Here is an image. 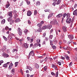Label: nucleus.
I'll list each match as a JSON object with an SVG mask.
<instances>
[{"label":"nucleus","instance_id":"nucleus-9","mask_svg":"<svg viewBox=\"0 0 77 77\" xmlns=\"http://www.w3.org/2000/svg\"><path fill=\"white\" fill-rule=\"evenodd\" d=\"M32 12L30 11H27V16H30L31 15H32Z\"/></svg>","mask_w":77,"mask_h":77},{"label":"nucleus","instance_id":"nucleus-43","mask_svg":"<svg viewBox=\"0 0 77 77\" xmlns=\"http://www.w3.org/2000/svg\"><path fill=\"white\" fill-rule=\"evenodd\" d=\"M13 53H14V52H15V51H18V50L16 49V48L14 49H13Z\"/></svg>","mask_w":77,"mask_h":77},{"label":"nucleus","instance_id":"nucleus-51","mask_svg":"<svg viewBox=\"0 0 77 77\" xmlns=\"http://www.w3.org/2000/svg\"><path fill=\"white\" fill-rule=\"evenodd\" d=\"M26 3L29 5H30V2L27 1H26Z\"/></svg>","mask_w":77,"mask_h":77},{"label":"nucleus","instance_id":"nucleus-23","mask_svg":"<svg viewBox=\"0 0 77 77\" xmlns=\"http://www.w3.org/2000/svg\"><path fill=\"white\" fill-rule=\"evenodd\" d=\"M40 2L39 1H38L37 2H36V6H39L40 5Z\"/></svg>","mask_w":77,"mask_h":77},{"label":"nucleus","instance_id":"nucleus-42","mask_svg":"<svg viewBox=\"0 0 77 77\" xmlns=\"http://www.w3.org/2000/svg\"><path fill=\"white\" fill-rule=\"evenodd\" d=\"M45 35H46V33L44 32L43 35L42 37L44 38L45 36Z\"/></svg>","mask_w":77,"mask_h":77},{"label":"nucleus","instance_id":"nucleus-7","mask_svg":"<svg viewBox=\"0 0 77 77\" xmlns=\"http://www.w3.org/2000/svg\"><path fill=\"white\" fill-rule=\"evenodd\" d=\"M53 14H54V13H51V14H50L48 17V19H50V18H51L52 17H53Z\"/></svg>","mask_w":77,"mask_h":77},{"label":"nucleus","instance_id":"nucleus-34","mask_svg":"<svg viewBox=\"0 0 77 77\" xmlns=\"http://www.w3.org/2000/svg\"><path fill=\"white\" fill-rule=\"evenodd\" d=\"M53 38V35H51L49 36V39H52Z\"/></svg>","mask_w":77,"mask_h":77},{"label":"nucleus","instance_id":"nucleus-32","mask_svg":"<svg viewBox=\"0 0 77 77\" xmlns=\"http://www.w3.org/2000/svg\"><path fill=\"white\" fill-rule=\"evenodd\" d=\"M15 67L17 66L18 65V62H16L15 63Z\"/></svg>","mask_w":77,"mask_h":77},{"label":"nucleus","instance_id":"nucleus-64","mask_svg":"<svg viewBox=\"0 0 77 77\" xmlns=\"http://www.w3.org/2000/svg\"><path fill=\"white\" fill-rule=\"evenodd\" d=\"M57 59V57H54V59Z\"/></svg>","mask_w":77,"mask_h":77},{"label":"nucleus","instance_id":"nucleus-11","mask_svg":"<svg viewBox=\"0 0 77 77\" xmlns=\"http://www.w3.org/2000/svg\"><path fill=\"white\" fill-rule=\"evenodd\" d=\"M63 16V14H59L57 15L56 17L57 18H60Z\"/></svg>","mask_w":77,"mask_h":77},{"label":"nucleus","instance_id":"nucleus-63","mask_svg":"<svg viewBox=\"0 0 77 77\" xmlns=\"http://www.w3.org/2000/svg\"><path fill=\"white\" fill-rule=\"evenodd\" d=\"M52 68H54V66H55V65H54L53 64H52Z\"/></svg>","mask_w":77,"mask_h":77},{"label":"nucleus","instance_id":"nucleus-54","mask_svg":"<svg viewBox=\"0 0 77 77\" xmlns=\"http://www.w3.org/2000/svg\"><path fill=\"white\" fill-rule=\"evenodd\" d=\"M30 40H31L30 42L32 43V42H33V38L31 39Z\"/></svg>","mask_w":77,"mask_h":77},{"label":"nucleus","instance_id":"nucleus-35","mask_svg":"<svg viewBox=\"0 0 77 77\" xmlns=\"http://www.w3.org/2000/svg\"><path fill=\"white\" fill-rule=\"evenodd\" d=\"M4 56H5V57L7 58V57H8L9 55L8 54H5Z\"/></svg>","mask_w":77,"mask_h":77},{"label":"nucleus","instance_id":"nucleus-31","mask_svg":"<svg viewBox=\"0 0 77 77\" xmlns=\"http://www.w3.org/2000/svg\"><path fill=\"white\" fill-rule=\"evenodd\" d=\"M62 48L64 50H67V46H65V47H63Z\"/></svg>","mask_w":77,"mask_h":77},{"label":"nucleus","instance_id":"nucleus-62","mask_svg":"<svg viewBox=\"0 0 77 77\" xmlns=\"http://www.w3.org/2000/svg\"><path fill=\"white\" fill-rule=\"evenodd\" d=\"M30 76V75L29 74H26V77H29Z\"/></svg>","mask_w":77,"mask_h":77},{"label":"nucleus","instance_id":"nucleus-48","mask_svg":"<svg viewBox=\"0 0 77 77\" xmlns=\"http://www.w3.org/2000/svg\"><path fill=\"white\" fill-rule=\"evenodd\" d=\"M9 29V27L8 26H6L5 28V29L6 30H8Z\"/></svg>","mask_w":77,"mask_h":77},{"label":"nucleus","instance_id":"nucleus-2","mask_svg":"<svg viewBox=\"0 0 77 77\" xmlns=\"http://www.w3.org/2000/svg\"><path fill=\"white\" fill-rule=\"evenodd\" d=\"M31 55L32 56H35V54H34V51H32L30 52L29 54V55L28 57H30V56Z\"/></svg>","mask_w":77,"mask_h":77},{"label":"nucleus","instance_id":"nucleus-1","mask_svg":"<svg viewBox=\"0 0 77 77\" xmlns=\"http://www.w3.org/2000/svg\"><path fill=\"white\" fill-rule=\"evenodd\" d=\"M18 33L20 36H21L22 35V31L20 28H18Z\"/></svg>","mask_w":77,"mask_h":77},{"label":"nucleus","instance_id":"nucleus-29","mask_svg":"<svg viewBox=\"0 0 77 77\" xmlns=\"http://www.w3.org/2000/svg\"><path fill=\"white\" fill-rule=\"evenodd\" d=\"M3 66L5 68H6L8 67V65H7V64L6 63L5 64L3 65Z\"/></svg>","mask_w":77,"mask_h":77},{"label":"nucleus","instance_id":"nucleus-33","mask_svg":"<svg viewBox=\"0 0 77 77\" xmlns=\"http://www.w3.org/2000/svg\"><path fill=\"white\" fill-rule=\"evenodd\" d=\"M44 71H47V66H45L44 67Z\"/></svg>","mask_w":77,"mask_h":77},{"label":"nucleus","instance_id":"nucleus-53","mask_svg":"<svg viewBox=\"0 0 77 77\" xmlns=\"http://www.w3.org/2000/svg\"><path fill=\"white\" fill-rule=\"evenodd\" d=\"M49 9H46L45 10V12H48V10Z\"/></svg>","mask_w":77,"mask_h":77},{"label":"nucleus","instance_id":"nucleus-36","mask_svg":"<svg viewBox=\"0 0 77 77\" xmlns=\"http://www.w3.org/2000/svg\"><path fill=\"white\" fill-rule=\"evenodd\" d=\"M14 20H12L10 22V24H13V23H14Z\"/></svg>","mask_w":77,"mask_h":77},{"label":"nucleus","instance_id":"nucleus-46","mask_svg":"<svg viewBox=\"0 0 77 77\" xmlns=\"http://www.w3.org/2000/svg\"><path fill=\"white\" fill-rule=\"evenodd\" d=\"M72 65V62H71L69 64V67H70V66H71Z\"/></svg>","mask_w":77,"mask_h":77},{"label":"nucleus","instance_id":"nucleus-4","mask_svg":"<svg viewBox=\"0 0 77 77\" xmlns=\"http://www.w3.org/2000/svg\"><path fill=\"white\" fill-rule=\"evenodd\" d=\"M68 37L70 39V40H72L73 38H74V36L72 35H68Z\"/></svg>","mask_w":77,"mask_h":77},{"label":"nucleus","instance_id":"nucleus-55","mask_svg":"<svg viewBox=\"0 0 77 77\" xmlns=\"http://www.w3.org/2000/svg\"><path fill=\"white\" fill-rule=\"evenodd\" d=\"M53 32V29H52L51 30L50 33H51Z\"/></svg>","mask_w":77,"mask_h":77},{"label":"nucleus","instance_id":"nucleus-18","mask_svg":"<svg viewBox=\"0 0 77 77\" xmlns=\"http://www.w3.org/2000/svg\"><path fill=\"white\" fill-rule=\"evenodd\" d=\"M52 27V25H48L47 26V27L48 29H50Z\"/></svg>","mask_w":77,"mask_h":77},{"label":"nucleus","instance_id":"nucleus-44","mask_svg":"<svg viewBox=\"0 0 77 77\" xmlns=\"http://www.w3.org/2000/svg\"><path fill=\"white\" fill-rule=\"evenodd\" d=\"M37 43H40L41 42V40L39 39H38L37 40Z\"/></svg>","mask_w":77,"mask_h":77},{"label":"nucleus","instance_id":"nucleus-16","mask_svg":"<svg viewBox=\"0 0 77 77\" xmlns=\"http://www.w3.org/2000/svg\"><path fill=\"white\" fill-rule=\"evenodd\" d=\"M20 19L18 18L16 20H15V23H19L20 21Z\"/></svg>","mask_w":77,"mask_h":77},{"label":"nucleus","instance_id":"nucleus-6","mask_svg":"<svg viewBox=\"0 0 77 77\" xmlns=\"http://www.w3.org/2000/svg\"><path fill=\"white\" fill-rule=\"evenodd\" d=\"M26 69H29V70H30V71H32V67H31L30 66H26Z\"/></svg>","mask_w":77,"mask_h":77},{"label":"nucleus","instance_id":"nucleus-56","mask_svg":"<svg viewBox=\"0 0 77 77\" xmlns=\"http://www.w3.org/2000/svg\"><path fill=\"white\" fill-rule=\"evenodd\" d=\"M77 6V4H75L74 5V8H76Z\"/></svg>","mask_w":77,"mask_h":77},{"label":"nucleus","instance_id":"nucleus-50","mask_svg":"<svg viewBox=\"0 0 77 77\" xmlns=\"http://www.w3.org/2000/svg\"><path fill=\"white\" fill-rule=\"evenodd\" d=\"M61 44H62V41L60 40L59 42V45H61Z\"/></svg>","mask_w":77,"mask_h":77},{"label":"nucleus","instance_id":"nucleus-58","mask_svg":"<svg viewBox=\"0 0 77 77\" xmlns=\"http://www.w3.org/2000/svg\"><path fill=\"white\" fill-rule=\"evenodd\" d=\"M58 63L59 65H61V63L60 62H58Z\"/></svg>","mask_w":77,"mask_h":77},{"label":"nucleus","instance_id":"nucleus-14","mask_svg":"<svg viewBox=\"0 0 77 77\" xmlns=\"http://www.w3.org/2000/svg\"><path fill=\"white\" fill-rule=\"evenodd\" d=\"M23 45L24 46V47H25V48H27L29 47V45H27V44L24 43L23 44Z\"/></svg>","mask_w":77,"mask_h":77},{"label":"nucleus","instance_id":"nucleus-60","mask_svg":"<svg viewBox=\"0 0 77 77\" xmlns=\"http://www.w3.org/2000/svg\"><path fill=\"white\" fill-rule=\"evenodd\" d=\"M61 59H63V60H64V59H65V58L63 57H61Z\"/></svg>","mask_w":77,"mask_h":77},{"label":"nucleus","instance_id":"nucleus-57","mask_svg":"<svg viewBox=\"0 0 77 77\" xmlns=\"http://www.w3.org/2000/svg\"><path fill=\"white\" fill-rule=\"evenodd\" d=\"M28 24H31V22L30 21V20H28Z\"/></svg>","mask_w":77,"mask_h":77},{"label":"nucleus","instance_id":"nucleus-59","mask_svg":"<svg viewBox=\"0 0 77 77\" xmlns=\"http://www.w3.org/2000/svg\"><path fill=\"white\" fill-rule=\"evenodd\" d=\"M45 40L46 41H47L48 40V38L47 37L46 38H45Z\"/></svg>","mask_w":77,"mask_h":77},{"label":"nucleus","instance_id":"nucleus-27","mask_svg":"<svg viewBox=\"0 0 77 77\" xmlns=\"http://www.w3.org/2000/svg\"><path fill=\"white\" fill-rule=\"evenodd\" d=\"M60 1H61V0H58L56 3V5H59L60 3Z\"/></svg>","mask_w":77,"mask_h":77},{"label":"nucleus","instance_id":"nucleus-25","mask_svg":"<svg viewBox=\"0 0 77 77\" xmlns=\"http://www.w3.org/2000/svg\"><path fill=\"white\" fill-rule=\"evenodd\" d=\"M5 23V19H3L1 21V24H3Z\"/></svg>","mask_w":77,"mask_h":77},{"label":"nucleus","instance_id":"nucleus-22","mask_svg":"<svg viewBox=\"0 0 77 77\" xmlns=\"http://www.w3.org/2000/svg\"><path fill=\"white\" fill-rule=\"evenodd\" d=\"M12 20V19L11 17H8L7 18V20L9 22H10Z\"/></svg>","mask_w":77,"mask_h":77},{"label":"nucleus","instance_id":"nucleus-5","mask_svg":"<svg viewBox=\"0 0 77 77\" xmlns=\"http://www.w3.org/2000/svg\"><path fill=\"white\" fill-rule=\"evenodd\" d=\"M13 64L12 63H11L9 65V66L8 67L9 70H11L12 68V67L13 66Z\"/></svg>","mask_w":77,"mask_h":77},{"label":"nucleus","instance_id":"nucleus-10","mask_svg":"<svg viewBox=\"0 0 77 77\" xmlns=\"http://www.w3.org/2000/svg\"><path fill=\"white\" fill-rule=\"evenodd\" d=\"M73 15H75V16H77V9L74 11L73 13Z\"/></svg>","mask_w":77,"mask_h":77},{"label":"nucleus","instance_id":"nucleus-15","mask_svg":"<svg viewBox=\"0 0 77 77\" xmlns=\"http://www.w3.org/2000/svg\"><path fill=\"white\" fill-rule=\"evenodd\" d=\"M35 68H36V69H38V68H39V66L37 63L35 64Z\"/></svg>","mask_w":77,"mask_h":77},{"label":"nucleus","instance_id":"nucleus-17","mask_svg":"<svg viewBox=\"0 0 77 77\" xmlns=\"http://www.w3.org/2000/svg\"><path fill=\"white\" fill-rule=\"evenodd\" d=\"M10 6V4L9 2H8L7 4L6 5V8H8V7Z\"/></svg>","mask_w":77,"mask_h":77},{"label":"nucleus","instance_id":"nucleus-45","mask_svg":"<svg viewBox=\"0 0 77 77\" xmlns=\"http://www.w3.org/2000/svg\"><path fill=\"white\" fill-rule=\"evenodd\" d=\"M66 13H64L63 14V18H65V17H66Z\"/></svg>","mask_w":77,"mask_h":77},{"label":"nucleus","instance_id":"nucleus-20","mask_svg":"<svg viewBox=\"0 0 77 77\" xmlns=\"http://www.w3.org/2000/svg\"><path fill=\"white\" fill-rule=\"evenodd\" d=\"M42 24L41 23H39L37 24V26H38V27H39V28H41L42 27Z\"/></svg>","mask_w":77,"mask_h":77},{"label":"nucleus","instance_id":"nucleus-13","mask_svg":"<svg viewBox=\"0 0 77 77\" xmlns=\"http://www.w3.org/2000/svg\"><path fill=\"white\" fill-rule=\"evenodd\" d=\"M11 73L13 75L15 74V69L14 68H13L11 69Z\"/></svg>","mask_w":77,"mask_h":77},{"label":"nucleus","instance_id":"nucleus-39","mask_svg":"<svg viewBox=\"0 0 77 77\" xmlns=\"http://www.w3.org/2000/svg\"><path fill=\"white\" fill-rule=\"evenodd\" d=\"M37 14V11L35 10L34 11V15H36Z\"/></svg>","mask_w":77,"mask_h":77},{"label":"nucleus","instance_id":"nucleus-26","mask_svg":"<svg viewBox=\"0 0 77 77\" xmlns=\"http://www.w3.org/2000/svg\"><path fill=\"white\" fill-rule=\"evenodd\" d=\"M25 35H27V32H28V30L27 29H25L24 31Z\"/></svg>","mask_w":77,"mask_h":77},{"label":"nucleus","instance_id":"nucleus-47","mask_svg":"<svg viewBox=\"0 0 77 77\" xmlns=\"http://www.w3.org/2000/svg\"><path fill=\"white\" fill-rule=\"evenodd\" d=\"M6 45H4L3 46V49H4V50H6Z\"/></svg>","mask_w":77,"mask_h":77},{"label":"nucleus","instance_id":"nucleus-8","mask_svg":"<svg viewBox=\"0 0 77 77\" xmlns=\"http://www.w3.org/2000/svg\"><path fill=\"white\" fill-rule=\"evenodd\" d=\"M62 29L64 32H67V30H66V27L63 26L62 27Z\"/></svg>","mask_w":77,"mask_h":77},{"label":"nucleus","instance_id":"nucleus-24","mask_svg":"<svg viewBox=\"0 0 77 77\" xmlns=\"http://www.w3.org/2000/svg\"><path fill=\"white\" fill-rule=\"evenodd\" d=\"M37 32H42V29H41V28H39L37 30Z\"/></svg>","mask_w":77,"mask_h":77},{"label":"nucleus","instance_id":"nucleus-12","mask_svg":"<svg viewBox=\"0 0 77 77\" xmlns=\"http://www.w3.org/2000/svg\"><path fill=\"white\" fill-rule=\"evenodd\" d=\"M71 14L69 13H67V14H66V18H70Z\"/></svg>","mask_w":77,"mask_h":77},{"label":"nucleus","instance_id":"nucleus-30","mask_svg":"<svg viewBox=\"0 0 77 77\" xmlns=\"http://www.w3.org/2000/svg\"><path fill=\"white\" fill-rule=\"evenodd\" d=\"M64 56L65 57L67 60H69V57H68V56L67 55H65Z\"/></svg>","mask_w":77,"mask_h":77},{"label":"nucleus","instance_id":"nucleus-38","mask_svg":"<svg viewBox=\"0 0 77 77\" xmlns=\"http://www.w3.org/2000/svg\"><path fill=\"white\" fill-rule=\"evenodd\" d=\"M27 41H30V40H31V38H30L29 37H27Z\"/></svg>","mask_w":77,"mask_h":77},{"label":"nucleus","instance_id":"nucleus-21","mask_svg":"<svg viewBox=\"0 0 77 77\" xmlns=\"http://www.w3.org/2000/svg\"><path fill=\"white\" fill-rule=\"evenodd\" d=\"M12 12H10L9 13L8 15L9 17H11V18L12 17Z\"/></svg>","mask_w":77,"mask_h":77},{"label":"nucleus","instance_id":"nucleus-28","mask_svg":"<svg viewBox=\"0 0 77 77\" xmlns=\"http://www.w3.org/2000/svg\"><path fill=\"white\" fill-rule=\"evenodd\" d=\"M34 45V48H35L37 47H38V45L37 43H35V45Z\"/></svg>","mask_w":77,"mask_h":77},{"label":"nucleus","instance_id":"nucleus-41","mask_svg":"<svg viewBox=\"0 0 77 77\" xmlns=\"http://www.w3.org/2000/svg\"><path fill=\"white\" fill-rule=\"evenodd\" d=\"M52 48H53L54 50L56 49V47L55 45H53L52 46Z\"/></svg>","mask_w":77,"mask_h":77},{"label":"nucleus","instance_id":"nucleus-61","mask_svg":"<svg viewBox=\"0 0 77 77\" xmlns=\"http://www.w3.org/2000/svg\"><path fill=\"white\" fill-rule=\"evenodd\" d=\"M19 41H20V42L21 41H23V38H22L20 40H19Z\"/></svg>","mask_w":77,"mask_h":77},{"label":"nucleus","instance_id":"nucleus-37","mask_svg":"<svg viewBox=\"0 0 77 77\" xmlns=\"http://www.w3.org/2000/svg\"><path fill=\"white\" fill-rule=\"evenodd\" d=\"M3 38L5 40V41H7V38H6V37L5 36H3Z\"/></svg>","mask_w":77,"mask_h":77},{"label":"nucleus","instance_id":"nucleus-40","mask_svg":"<svg viewBox=\"0 0 77 77\" xmlns=\"http://www.w3.org/2000/svg\"><path fill=\"white\" fill-rule=\"evenodd\" d=\"M58 71H57V72H56V76L55 77H58Z\"/></svg>","mask_w":77,"mask_h":77},{"label":"nucleus","instance_id":"nucleus-3","mask_svg":"<svg viewBox=\"0 0 77 77\" xmlns=\"http://www.w3.org/2000/svg\"><path fill=\"white\" fill-rule=\"evenodd\" d=\"M66 21L67 24H70L71 22V18H67L66 20Z\"/></svg>","mask_w":77,"mask_h":77},{"label":"nucleus","instance_id":"nucleus-49","mask_svg":"<svg viewBox=\"0 0 77 77\" xmlns=\"http://www.w3.org/2000/svg\"><path fill=\"white\" fill-rule=\"evenodd\" d=\"M51 74L52 75L54 76L55 75V73L53 72H51Z\"/></svg>","mask_w":77,"mask_h":77},{"label":"nucleus","instance_id":"nucleus-19","mask_svg":"<svg viewBox=\"0 0 77 77\" xmlns=\"http://www.w3.org/2000/svg\"><path fill=\"white\" fill-rule=\"evenodd\" d=\"M53 42L54 44L56 45L57 43V41L56 39H54L53 40Z\"/></svg>","mask_w":77,"mask_h":77},{"label":"nucleus","instance_id":"nucleus-52","mask_svg":"<svg viewBox=\"0 0 77 77\" xmlns=\"http://www.w3.org/2000/svg\"><path fill=\"white\" fill-rule=\"evenodd\" d=\"M20 72H21V74L23 75V71L22 70V69H20Z\"/></svg>","mask_w":77,"mask_h":77}]
</instances>
